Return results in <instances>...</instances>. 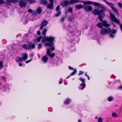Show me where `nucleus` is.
<instances>
[{
    "mask_svg": "<svg viewBox=\"0 0 122 122\" xmlns=\"http://www.w3.org/2000/svg\"><path fill=\"white\" fill-rule=\"evenodd\" d=\"M57 11V12L54 14V16L55 17L59 16H60L61 14V11Z\"/></svg>",
    "mask_w": 122,
    "mask_h": 122,
    "instance_id": "nucleus-25",
    "label": "nucleus"
},
{
    "mask_svg": "<svg viewBox=\"0 0 122 122\" xmlns=\"http://www.w3.org/2000/svg\"><path fill=\"white\" fill-rule=\"evenodd\" d=\"M110 26V25L107 23V22L106 20H104L103 23L99 22L97 24V27L101 29H102L103 26L106 27H109Z\"/></svg>",
    "mask_w": 122,
    "mask_h": 122,
    "instance_id": "nucleus-4",
    "label": "nucleus"
},
{
    "mask_svg": "<svg viewBox=\"0 0 122 122\" xmlns=\"http://www.w3.org/2000/svg\"><path fill=\"white\" fill-rule=\"evenodd\" d=\"M34 54L33 53H32L31 54L30 56L31 57H32L34 56Z\"/></svg>",
    "mask_w": 122,
    "mask_h": 122,
    "instance_id": "nucleus-50",
    "label": "nucleus"
},
{
    "mask_svg": "<svg viewBox=\"0 0 122 122\" xmlns=\"http://www.w3.org/2000/svg\"><path fill=\"white\" fill-rule=\"evenodd\" d=\"M51 51L50 49L49 48H47V49L46 55L52 58L54 56L55 53H52L51 54Z\"/></svg>",
    "mask_w": 122,
    "mask_h": 122,
    "instance_id": "nucleus-9",
    "label": "nucleus"
},
{
    "mask_svg": "<svg viewBox=\"0 0 122 122\" xmlns=\"http://www.w3.org/2000/svg\"><path fill=\"white\" fill-rule=\"evenodd\" d=\"M69 30L68 31L67 35L70 36H73L75 35L74 32L75 31L76 29L73 27H69Z\"/></svg>",
    "mask_w": 122,
    "mask_h": 122,
    "instance_id": "nucleus-6",
    "label": "nucleus"
},
{
    "mask_svg": "<svg viewBox=\"0 0 122 122\" xmlns=\"http://www.w3.org/2000/svg\"><path fill=\"white\" fill-rule=\"evenodd\" d=\"M41 38H42V37L41 36H39L37 39V41L38 42H40L41 41Z\"/></svg>",
    "mask_w": 122,
    "mask_h": 122,
    "instance_id": "nucleus-36",
    "label": "nucleus"
},
{
    "mask_svg": "<svg viewBox=\"0 0 122 122\" xmlns=\"http://www.w3.org/2000/svg\"><path fill=\"white\" fill-rule=\"evenodd\" d=\"M62 82V81H61L59 82V83L60 84H61Z\"/></svg>",
    "mask_w": 122,
    "mask_h": 122,
    "instance_id": "nucleus-55",
    "label": "nucleus"
},
{
    "mask_svg": "<svg viewBox=\"0 0 122 122\" xmlns=\"http://www.w3.org/2000/svg\"><path fill=\"white\" fill-rule=\"evenodd\" d=\"M77 72V70H76V69H74V71L73 72H72L71 73V74H70V76L66 78L68 79V78H69V77H70V76H72L73 75H75L76 73Z\"/></svg>",
    "mask_w": 122,
    "mask_h": 122,
    "instance_id": "nucleus-23",
    "label": "nucleus"
},
{
    "mask_svg": "<svg viewBox=\"0 0 122 122\" xmlns=\"http://www.w3.org/2000/svg\"><path fill=\"white\" fill-rule=\"evenodd\" d=\"M19 5L20 7L22 8L23 7H25L26 5V3L23 1L22 0L19 1Z\"/></svg>",
    "mask_w": 122,
    "mask_h": 122,
    "instance_id": "nucleus-13",
    "label": "nucleus"
},
{
    "mask_svg": "<svg viewBox=\"0 0 122 122\" xmlns=\"http://www.w3.org/2000/svg\"><path fill=\"white\" fill-rule=\"evenodd\" d=\"M28 55L26 53H25L23 56V60H26L28 58Z\"/></svg>",
    "mask_w": 122,
    "mask_h": 122,
    "instance_id": "nucleus-26",
    "label": "nucleus"
},
{
    "mask_svg": "<svg viewBox=\"0 0 122 122\" xmlns=\"http://www.w3.org/2000/svg\"><path fill=\"white\" fill-rule=\"evenodd\" d=\"M70 21H72V20H71V19H70Z\"/></svg>",
    "mask_w": 122,
    "mask_h": 122,
    "instance_id": "nucleus-60",
    "label": "nucleus"
},
{
    "mask_svg": "<svg viewBox=\"0 0 122 122\" xmlns=\"http://www.w3.org/2000/svg\"><path fill=\"white\" fill-rule=\"evenodd\" d=\"M50 1V2H54L52 0H49Z\"/></svg>",
    "mask_w": 122,
    "mask_h": 122,
    "instance_id": "nucleus-53",
    "label": "nucleus"
},
{
    "mask_svg": "<svg viewBox=\"0 0 122 122\" xmlns=\"http://www.w3.org/2000/svg\"><path fill=\"white\" fill-rule=\"evenodd\" d=\"M85 76H88V75H87V73H86L85 74Z\"/></svg>",
    "mask_w": 122,
    "mask_h": 122,
    "instance_id": "nucleus-54",
    "label": "nucleus"
},
{
    "mask_svg": "<svg viewBox=\"0 0 122 122\" xmlns=\"http://www.w3.org/2000/svg\"><path fill=\"white\" fill-rule=\"evenodd\" d=\"M109 34L112 33L113 34H116V31L114 29L111 30L110 28H109Z\"/></svg>",
    "mask_w": 122,
    "mask_h": 122,
    "instance_id": "nucleus-18",
    "label": "nucleus"
},
{
    "mask_svg": "<svg viewBox=\"0 0 122 122\" xmlns=\"http://www.w3.org/2000/svg\"><path fill=\"white\" fill-rule=\"evenodd\" d=\"M100 10L94 9L92 12V13L95 15H98V16L106 11V8L104 6H99Z\"/></svg>",
    "mask_w": 122,
    "mask_h": 122,
    "instance_id": "nucleus-2",
    "label": "nucleus"
},
{
    "mask_svg": "<svg viewBox=\"0 0 122 122\" xmlns=\"http://www.w3.org/2000/svg\"><path fill=\"white\" fill-rule=\"evenodd\" d=\"M54 2H50L49 3L47 6V9H52L53 7Z\"/></svg>",
    "mask_w": 122,
    "mask_h": 122,
    "instance_id": "nucleus-15",
    "label": "nucleus"
},
{
    "mask_svg": "<svg viewBox=\"0 0 122 122\" xmlns=\"http://www.w3.org/2000/svg\"><path fill=\"white\" fill-rule=\"evenodd\" d=\"M97 117H95V118L96 119H97Z\"/></svg>",
    "mask_w": 122,
    "mask_h": 122,
    "instance_id": "nucleus-59",
    "label": "nucleus"
},
{
    "mask_svg": "<svg viewBox=\"0 0 122 122\" xmlns=\"http://www.w3.org/2000/svg\"><path fill=\"white\" fill-rule=\"evenodd\" d=\"M60 5H58L57 6L56 8V11H60L59 10H60Z\"/></svg>",
    "mask_w": 122,
    "mask_h": 122,
    "instance_id": "nucleus-39",
    "label": "nucleus"
},
{
    "mask_svg": "<svg viewBox=\"0 0 122 122\" xmlns=\"http://www.w3.org/2000/svg\"><path fill=\"white\" fill-rule=\"evenodd\" d=\"M42 47V45L41 43H39L38 45L37 49L39 50L41 49Z\"/></svg>",
    "mask_w": 122,
    "mask_h": 122,
    "instance_id": "nucleus-31",
    "label": "nucleus"
},
{
    "mask_svg": "<svg viewBox=\"0 0 122 122\" xmlns=\"http://www.w3.org/2000/svg\"><path fill=\"white\" fill-rule=\"evenodd\" d=\"M55 39V38L54 37H52L51 36L47 37V41L49 42V43H45V45H50L51 46V45H53L54 43L53 42Z\"/></svg>",
    "mask_w": 122,
    "mask_h": 122,
    "instance_id": "nucleus-5",
    "label": "nucleus"
},
{
    "mask_svg": "<svg viewBox=\"0 0 122 122\" xmlns=\"http://www.w3.org/2000/svg\"><path fill=\"white\" fill-rule=\"evenodd\" d=\"M92 4L96 6H101V4H100V3L96 2H92Z\"/></svg>",
    "mask_w": 122,
    "mask_h": 122,
    "instance_id": "nucleus-29",
    "label": "nucleus"
},
{
    "mask_svg": "<svg viewBox=\"0 0 122 122\" xmlns=\"http://www.w3.org/2000/svg\"><path fill=\"white\" fill-rule=\"evenodd\" d=\"M18 1V0H10V3H17Z\"/></svg>",
    "mask_w": 122,
    "mask_h": 122,
    "instance_id": "nucleus-32",
    "label": "nucleus"
},
{
    "mask_svg": "<svg viewBox=\"0 0 122 122\" xmlns=\"http://www.w3.org/2000/svg\"><path fill=\"white\" fill-rule=\"evenodd\" d=\"M47 37H43L41 41L42 42L45 43L46 41H47Z\"/></svg>",
    "mask_w": 122,
    "mask_h": 122,
    "instance_id": "nucleus-28",
    "label": "nucleus"
},
{
    "mask_svg": "<svg viewBox=\"0 0 122 122\" xmlns=\"http://www.w3.org/2000/svg\"><path fill=\"white\" fill-rule=\"evenodd\" d=\"M32 61V60L31 59H30L29 60H27V61H26L25 63H29L30 62V61Z\"/></svg>",
    "mask_w": 122,
    "mask_h": 122,
    "instance_id": "nucleus-46",
    "label": "nucleus"
},
{
    "mask_svg": "<svg viewBox=\"0 0 122 122\" xmlns=\"http://www.w3.org/2000/svg\"><path fill=\"white\" fill-rule=\"evenodd\" d=\"M98 122H102L103 121V119L101 117H99L98 119Z\"/></svg>",
    "mask_w": 122,
    "mask_h": 122,
    "instance_id": "nucleus-37",
    "label": "nucleus"
},
{
    "mask_svg": "<svg viewBox=\"0 0 122 122\" xmlns=\"http://www.w3.org/2000/svg\"><path fill=\"white\" fill-rule=\"evenodd\" d=\"M10 3V0H7L6 2V4L8 5H9Z\"/></svg>",
    "mask_w": 122,
    "mask_h": 122,
    "instance_id": "nucleus-44",
    "label": "nucleus"
},
{
    "mask_svg": "<svg viewBox=\"0 0 122 122\" xmlns=\"http://www.w3.org/2000/svg\"><path fill=\"white\" fill-rule=\"evenodd\" d=\"M69 4V1L68 0H64L61 2L60 3V5L63 7L66 6Z\"/></svg>",
    "mask_w": 122,
    "mask_h": 122,
    "instance_id": "nucleus-10",
    "label": "nucleus"
},
{
    "mask_svg": "<svg viewBox=\"0 0 122 122\" xmlns=\"http://www.w3.org/2000/svg\"><path fill=\"white\" fill-rule=\"evenodd\" d=\"M69 69L71 70H74V69H74L73 68L70 66H69Z\"/></svg>",
    "mask_w": 122,
    "mask_h": 122,
    "instance_id": "nucleus-47",
    "label": "nucleus"
},
{
    "mask_svg": "<svg viewBox=\"0 0 122 122\" xmlns=\"http://www.w3.org/2000/svg\"><path fill=\"white\" fill-rule=\"evenodd\" d=\"M66 16H64L61 17L60 19V20L61 22L62 23H63L64 20H65L66 18Z\"/></svg>",
    "mask_w": 122,
    "mask_h": 122,
    "instance_id": "nucleus-27",
    "label": "nucleus"
},
{
    "mask_svg": "<svg viewBox=\"0 0 122 122\" xmlns=\"http://www.w3.org/2000/svg\"><path fill=\"white\" fill-rule=\"evenodd\" d=\"M37 13L36 11H33L32 12V14L33 15H36Z\"/></svg>",
    "mask_w": 122,
    "mask_h": 122,
    "instance_id": "nucleus-38",
    "label": "nucleus"
},
{
    "mask_svg": "<svg viewBox=\"0 0 122 122\" xmlns=\"http://www.w3.org/2000/svg\"><path fill=\"white\" fill-rule=\"evenodd\" d=\"M118 89L122 90V86H120L118 87Z\"/></svg>",
    "mask_w": 122,
    "mask_h": 122,
    "instance_id": "nucleus-49",
    "label": "nucleus"
},
{
    "mask_svg": "<svg viewBox=\"0 0 122 122\" xmlns=\"http://www.w3.org/2000/svg\"><path fill=\"white\" fill-rule=\"evenodd\" d=\"M114 77L115 78H116V77L115 76H114Z\"/></svg>",
    "mask_w": 122,
    "mask_h": 122,
    "instance_id": "nucleus-58",
    "label": "nucleus"
},
{
    "mask_svg": "<svg viewBox=\"0 0 122 122\" xmlns=\"http://www.w3.org/2000/svg\"><path fill=\"white\" fill-rule=\"evenodd\" d=\"M35 47V44H33L31 42L29 43L28 45L25 44L22 45L23 48L26 50H30L33 49Z\"/></svg>",
    "mask_w": 122,
    "mask_h": 122,
    "instance_id": "nucleus-3",
    "label": "nucleus"
},
{
    "mask_svg": "<svg viewBox=\"0 0 122 122\" xmlns=\"http://www.w3.org/2000/svg\"><path fill=\"white\" fill-rule=\"evenodd\" d=\"M78 122H82L81 121L80 119L78 120Z\"/></svg>",
    "mask_w": 122,
    "mask_h": 122,
    "instance_id": "nucleus-52",
    "label": "nucleus"
},
{
    "mask_svg": "<svg viewBox=\"0 0 122 122\" xmlns=\"http://www.w3.org/2000/svg\"><path fill=\"white\" fill-rule=\"evenodd\" d=\"M54 43L53 44V45H51V46L50 45H46V46H49L51 47V51H53L55 49V47L54 46Z\"/></svg>",
    "mask_w": 122,
    "mask_h": 122,
    "instance_id": "nucleus-24",
    "label": "nucleus"
},
{
    "mask_svg": "<svg viewBox=\"0 0 122 122\" xmlns=\"http://www.w3.org/2000/svg\"><path fill=\"white\" fill-rule=\"evenodd\" d=\"M48 57L46 55L43 56L41 58L42 60L45 63H46L48 60Z\"/></svg>",
    "mask_w": 122,
    "mask_h": 122,
    "instance_id": "nucleus-17",
    "label": "nucleus"
},
{
    "mask_svg": "<svg viewBox=\"0 0 122 122\" xmlns=\"http://www.w3.org/2000/svg\"><path fill=\"white\" fill-rule=\"evenodd\" d=\"M4 77H2V78H4Z\"/></svg>",
    "mask_w": 122,
    "mask_h": 122,
    "instance_id": "nucleus-61",
    "label": "nucleus"
},
{
    "mask_svg": "<svg viewBox=\"0 0 122 122\" xmlns=\"http://www.w3.org/2000/svg\"><path fill=\"white\" fill-rule=\"evenodd\" d=\"M41 2L42 4L46 5L48 4V1L46 0H42L41 1Z\"/></svg>",
    "mask_w": 122,
    "mask_h": 122,
    "instance_id": "nucleus-22",
    "label": "nucleus"
},
{
    "mask_svg": "<svg viewBox=\"0 0 122 122\" xmlns=\"http://www.w3.org/2000/svg\"><path fill=\"white\" fill-rule=\"evenodd\" d=\"M47 31V29L46 28H45L44 30H43L42 32V34L43 35H45L46 31Z\"/></svg>",
    "mask_w": 122,
    "mask_h": 122,
    "instance_id": "nucleus-35",
    "label": "nucleus"
},
{
    "mask_svg": "<svg viewBox=\"0 0 122 122\" xmlns=\"http://www.w3.org/2000/svg\"><path fill=\"white\" fill-rule=\"evenodd\" d=\"M19 65L20 66H21L22 65V64L21 63H19Z\"/></svg>",
    "mask_w": 122,
    "mask_h": 122,
    "instance_id": "nucleus-51",
    "label": "nucleus"
},
{
    "mask_svg": "<svg viewBox=\"0 0 122 122\" xmlns=\"http://www.w3.org/2000/svg\"><path fill=\"white\" fill-rule=\"evenodd\" d=\"M82 2L84 4V9L86 12H88L91 11L92 10V7L88 5L92 4V2L91 1L87 0L86 1H84Z\"/></svg>",
    "mask_w": 122,
    "mask_h": 122,
    "instance_id": "nucleus-1",
    "label": "nucleus"
},
{
    "mask_svg": "<svg viewBox=\"0 0 122 122\" xmlns=\"http://www.w3.org/2000/svg\"><path fill=\"white\" fill-rule=\"evenodd\" d=\"M79 80L82 82V83L80 84V86H82L81 89L83 90L86 87V85L85 83V80L82 77H80Z\"/></svg>",
    "mask_w": 122,
    "mask_h": 122,
    "instance_id": "nucleus-7",
    "label": "nucleus"
},
{
    "mask_svg": "<svg viewBox=\"0 0 122 122\" xmlns=\"http://www.w3.org/2000/svg\"><path fill=\"white\" fill-rule=\"evenodd\" d=\"M5 3V1L3 0H0V5L3 4Z\"/></svg>",
    "mask_w": 122,
    "mask_h": 122,
    "instance_id": "nucleus-40",
    "label": "nucleus"
},
{
    "mask_svg": "<svg viewBox=\"0 0 122 122\" xmlns=\"http://www.w3.org/2000/svg\"><path fill=\"white\" fill-rule=\"evenodd\" d=\"M105 13L104 12L98 16V18L100 21L102 22V23L104 21V20H103V18L105 17Z\"/></svg>",
    "mask_w": 122,
    "mask_h": 122,
    "instance_id": "nucleus-14",
    "label": "nucleus"
},
{
    "mask_svg": "<svg viewBox=\"0 0 122 122\" xmlns=\"http://www.w3.org/2000/svg\"><path fill=\"white\" fill-rule=\"evenodd\" d=\"M88 78V79L89 80H90V78H89V76H87V77Z\"/></svg>",
    "mask_w": 122,
    "mask_h": 122,
    "instance_id": "nucleus-56",
    "label": "nucleus"
},
{
    "mask_svg": "<svg viewBox=\"0 0 122 122\" xmlns=\"http://www.w3.org/2000/svg\"><path fill=\"white\" fill-rule=\"evenodd\" d=\"M84 73L83 71H79V73L78 74V75H80L83 74Z\"/></svg>",
    "mask_w": 122,
    "mask_h": 122,
    "instance_id": "nucleus-42",
    "label": "nucleus"
},
{
    "mask_svg": "<svg viewBox=\"0 0 122 122\" xmlns=\"http://www.w3.org/2000/svg\"><path fill=\"white\" fill-rule=\"evenodd\" d=\"M112 116L113 117H117L118 116L117 114L115 112L112 113Z\"/></svg>",
    "mask_w": 122,
    "mask_h": 122,
    "instance_id": "nucleus-33",
    "label": "nucleus"
},
{
    "mask_svg": "<svg viewBox=\"0 0 122 122\" xmlns=\"http://www.w3.org/2000/svg\"><path fill=\"white\" fill-rule=\"evenodd\" d=\"M107 28H102L100 31L101 34L102 35L107 34V33L109 34V27Z\"/></svg>",
    "mask_w": 122,
    "mask_h": 122,
    "instance_id": "nucleus-8",
    "label": "nucleus"
},
{
    "mask_svg": "<svg viewBox=\"0 0 122 122\" xmlns=\"http://www.w3.org/2000/svg\"><path fill=\"white\" fill-rule=\"evenodd\" d=\"M48 23V22L47 21L45 20H44L41 22V26L40 27L41 29H42L43 27L46 26Z\"/></svg>",
    "mask_w": 122,
    "mask_h": 122,
    "instance_id": "nucleus-11",
    "label": "nucleus"
},
{
    "mask_svg": "<svg viewBox=\"0 0 122 122\" xmlns=\"http://www.w3.org/2000/svg\"><path fill=\"white\" fill-rule=\"evenodd\" d=\"M84 6V5L83 6L81 4H80L76 5V8H77L78 9H80L82 8Z\"/></svg>",
    "mask_w": 122,
    "mask_h": 122,
    "instance_id": "nucleus-21",
    "label": "nucleus"
},
{
    "mask_svg": "<svg viewBox=\"0 0 122 122\" xmlns=\"http://www.w3.org/2000/svg\"><path fill=\"white\" fill-rule=\"evenodd\" d=\"M37 34L38 35H40L41 34V33L40 30H39L37 31Z\"/></svg>",
    "mask_w": 122,
    "mask_h": 122,
    "instance_id": "nucleus-48",
    "label": "nucleus"
},
{
    "mask_svg": "<svg viewBox=\"0 0 122 122\" xmlns=\"http://www.w3.org/2000/svg\"><path fill=\"white\" fill-rule=\"evenodd\" d=\"M42 7H37L36 11L38 14H40L42 12Z\"/></svg>",
    "mask_w": 122,
    "mask_h": 122,
    "instance_id": "nucleus-20",
    "label": "nucleus"
},
{
    "mask_svg": "<svg viewBox=\"0 0 122 122\" xmlns=\"http://www.w3.org/2000/svg\"><path fill=\"white\" fill-rule=\"evenodd\" d=\"M78 2L82 3L83 2L82 0H70V1H69V3L70 5H72Z\"/></svg>",
    "mask_w": 122,
    "mask_h": 122,
    "instance_id": "nucleus-12",
    "label": "nucleus"
},
{
    "mask_svg": "<svg viewBox=\"0 0 122 122\" xmlns=\"http://www.w3.org/2000/svg\"><path fill=\"white\" fill-rule=\"evenodd\" d=\"M109 36L110 37L113 38L114 37V36L112 34H110L109 35Z\"/></svg>",
    "mask_w": 122,
    "mask_h": 122,
    "instance_id": "nucleus-41",
    "label": "nucleus"
},
{
    "mask_svg": "<svg viewBox=\"0 0 122 122\" xmlns=\"http://www.w3.org/2000/svg\"><path fill=\"white\" fill-rule=\"evenodd\" d=\"M113 98L112 96H110L108 97L107 99V100L109 102H111L113 101Z\"/></svg>",
    "mask_w": 122,
    "mask_h": 122,
    "instance_id": "nucleus-30",
    "label": "nucleus"
},
{
    "mask_svg": "<svg viewBox=\"0 0 122 122\" xmlns=\"http://www.w3.org/2000/svg\"><path fill=\"white\" fill-rule=\"evenodd\" d=\"M28 11L30 13H31L33 12V10L30 9H29L28 10Z\"/></svg>",
    "mask_w": 122,
    "mask_h": 122,
    "instance_id": "nucleus-45",
    "label": "nucleus"
},
{
    "mask_svg": "<svg viewBox=\"0 0 122 122\" xmlns=\"http://www.w3.org/2000/svg\"><path fill=\"white\" fill-rule=\"evenodd\" d=\"M68 11L69 12L72 13L73 11V8L71 7H69Z\"/></svg>",
    "mask_w": 122,
    "mask_h": 122,
    "instance_id": "nucleus-34",
    "label": "nucleus"
},
{
    "mask_svg": "<svg viewBox=\"0 0 122 122\" xmlns=\"http://www.w3.org/2000/svg\"><path fill=\"white\" fill-rule=\"evenodd\" d=\"M71 99L69 98L66 99L64 102V103L66 105H68L70 103Z\"/></svg>",
    "mask_w": 122,
    "mask_h": 122,
    "instance_id": "nucleus-16",
    "label": "nucleus"
},
{
    "mask_svg": "<svg viewBox=\"0 0 122 122\" xmlns=\"http://www.w3.org/2000/svg\"><path fill=\"white\" fill-rule=\"evenodd\" d=\"M68 11H66L65 12V13L66 14H67L68 13Z\"/></svg>",
    "mask_w": 122,
    "mask_h": 122,
    "instance_id": "nucleus-57",
    "label": "nucleus"
},
{
    "mask_svg": "<svg viewBox=\"0 0 122 122\" xmlns=\"http://www.w3.org/2000/svg\"><path fill=\"white\" fill-rule=\"evenodd\" d=\"M23 60L22 58L20 57H17V59L16 60V61L17 62H21Z\"/></svg>",
    "mask_w": 122,
    "mask_h": 122,
    "instance_id": "nucleus-19",
    "label": "nucleus"
},
{
    "mask_svg": "<svg viewBox=\"0 0 122 122\" xmlns=\"http://www.w3.org/2000/svg\"><path fill=\"white\" fill-rule=\"evenodd\" d=\"M118 4L119 7L121 8H122V5L121 3L120 2L118 3Z\"/></svg>",
    "mask_w": 122,
    "mask_h": 122,
    "instance_id": "nucleus-43",
    "label": "nucleus"
}]
</instances>
